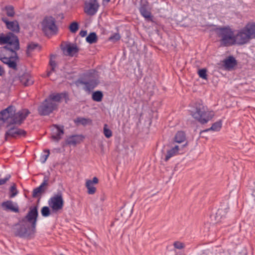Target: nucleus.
Returning a JSON list of instances; mask_svg holds the SVG:
<instances>
[{"label":"nucleus","mask_w":255,"mask_h":255,"mask_svg":"<svg viewBox=\"0 0 255 255\" xmlns=\"http://www.w3.org/2000/svg\"><path fill=\"white\" fill-rule=\"evenodd\" d=\"M49 180V177L48 176L45 175L43 178V182L41 183V184L37 187H36L39 191H42L43 193H44L45 190H46V186L48 185V181Z\"/></svg>","instance_id":"nucleus-27"},{"label":"nucleus","mask_w":255,"mask_h":255,"mask_svg":"<svg viewBox=\"0 0 255 255\" xmlns=\"http://www.w3.org/2000/svg\"><path fill=\"white\" fill-rule=\"evenodd\" d=\"M64 134V128H51L50 138L52 141L58 142L62 139Z\"/></svg>","instance_id":"nucleus-17"},{"label":"nucleus","mask_w":255,"mask_h":255,"mask_svg":"<svg viewBox=\"0 0 255 255\" xmlns=\"http://www.w3.org/2000/svg\"><path fill=\"white\" fill-rule=\"evenodd\" d=\"M223 66L225 69L230 70L237 65V61L233 56H230L223 61Z\"/></svg>","instance_id":"nucleus-19"},{"label":"nucleus","mask_w":255,"mask_h":255,"mask_svg":"<svg viewBox=\"0 0 255 255\" xmlns=\"http://www.w3.org/2000/svg\"><path fill=\"white\" fill-rule=\"evenodd\" d=\"M27 132L22 128H8L4 135L5 141H9L13 138L26 137Z\"/></svg>","instance_id":"nucleus-9"},{"label":"nucleus","mask_w":255,"mask_h":255,"mask_svg":"<svg viewBox=\"0 0 255 255\" xmlns=\"http://www.w3.org/2000/svg\"><path fill=\"white\" fill-rule=\"evenodd\" d=\"M103 1H106L107 2H109L111 0H103Z\"/></svg>","instance_id":"nucleus-54"},{"label":"nucleus","mask_w":255,"mask_h":255,"mask_svg":"<svg viewBox=\"0 0 255 255\" xmlns=\"http://www.w3.org/2000/svg\"><path fill=\"white\" fill-rule=\"evenodd\" d=\"M20 83L24 86H28L33 84V81L31 79L30 75L28 73H24L19 77Z\"/></svg>","instance_id":"nucleus-21"},{"label":"nucleus","mask_w":255,"mask_h":255,"mask_svg":"<svg viewBox=\"0 0 255 255\" xmlns=\"http://www.w3.org/2000/svg\"><path fill=\"white\" fill-rule=\"evenodd\" d=\"M79 24L76 21L72 22L69 25V29L72 33H76L79 29Z\"/></svg>","instance_id":"nucleus-36"},{"label":"nucleus","mask_w":255,"mask_h":255,"mask_svg":"<svg viewBox=\"0 0 255 255\" xmlns=\"http://www.w3.org/2000/svg\"><path fill=\"white\" fill-rule=\"evenodd\" d=\"M1 207L5 211H10L14 213H18L19 212L18 206L17 205L14 206L12 201L11 200L3 202L1 203Z\"/></svg>","instance_id":"nucleus-20"},{"label":"nucleus","mask_w":255,"mask_h":255,"mask_svg":"<svg viewBox=\"0 0 255 255\" xmlns=\"http://www.w3.org/2000/svg\"><path fill=\"white\" fill-rule=\"evenodd\" d=\"M99 6L97 0H87L85 2L84 12L88 15L93 16L96 13Z\"/></svg>","instance_id":"nucleus-12"},{"label":"nucleus","mask_w":255,"mask_h":255,"mask_svg":"<svg viewBox=\"0 0 255 255\" xmlns=\"http://www.w3.org/2000/svg\"><path fill=\"white\" fill-rule=\"evenodd\" d=\"M103 132L107 138H110L113 134V132L110 128H103Z\"/></svg>","instance_id":"nucleus-45"},{"label":"nucleus","mask_w":255,"mask_h":255,"mask_svg":"<svg viewBox=\"0 0 255 255\" xmlns=\"http://www.w3.org/2000/svg\"><path fill=\"white\" fill-rule=\"evenodd\" d=\"M85 138L83 134H72L66 136L64 141L62 143V146L68 145L76 147L78 144L82 143Z\"/></svg>","instance_id":"nucleus-11"},{"label":"nucleus","mask_w":255,"mask_h":255,"mask_svg":"<svg viewBox=\"0 0 255 255\" xmlns=\"http://www.w3.org/2000/svg\"><path fill=\"white\" fill-rule=\"evenodd\" d=\"M220 129V128H205L200 131V137L207 139L210 134L214 131H219Z\"/></svg>","instance_id":"nucleus-24"},{"label":"nucleus","mask_w":255,"mask_h":255,"mask_svg":"<svg viewBox=\"0 0 255 255\" xmlns=\"http://www.w3.org/2000/svg\"><path fill=\"white\" fill-rule=\"evenodd\" d=\"M53 126L54 127V128H63V126L59 127V126H58L57 125H53Z\"/></svg>","instance_id":"nucleus-53"},{"label":"nucleus","mask_w":255,"mask_h":255,"mask_svg":"<svg viewBox=\"0 0 255 255\" xmlns=\"http://www.w3.org/2000/svg\"><path fill=\"white\" fill-rule=\"evenodd\" d=\"M235 44L242 45L248 43L251 39L243 29L235 35Z\"/></svg>","instance_id":"nucleus-14"},{"label":"nucleus","mask_w":255,"mask_h":255,"mask_svg":"<svg viewBox=\"0 0 255 255\" xmlns=\"http://www.w3.org/2000/svg\"><path fill=\"white\" fill-rule=\"evenodd\" d=\"M98 37L95 32L90 33L86 37V41L90 44H93L97 42Z\"/></svg>","instance_id":"nucleus-31"},{"label":"nucleus","mask_w":255,"mask_h":255,"mask_svg":"<svg viewBox=\"0 0 255 255\" xmlns=\"http://www.w3.org/2000/svg\"><path fill=\"white\" fill-rule=\"evenodd\" d=\"M98 181H99V180H98V178L96 177H94L93 178V180H91V182H92V184H93V183L97 184L98 183Z\"/></svg>","instance_id":"nucleus-51"},{"label":"nucleus","mask_w":255,"mask_h":255,"mask_svg":"<svg viewBox=\"0 0 255 255\" xmlns=\"http://www.w3.org/2000/svg\"><path fill=\"white\" fill-rule=\"evenodd\" d=\"M103 98V94L101 91H97L92 94V98L93 101L100 102L102 101Z\"/></svg>","instance_id":"nucleus-29"},{"label":"nucleus","mask_w":255,"mask_h":255,"mask_svg":"<svg viewBox=\"0 0 255 255\" xmlns=\"http://www.w3.org/2000/svg\"><path fill=\"white\" fill-rule=\"evenodd\" d=\"M121 38V36L119 33H114L113 35H111L109 39L110 41H113L114 42L117 41L119 40Z\"/></svg>","instance_id":"nucleus-44"},{"label":"nucleus","mask_w":255,"mask_h":255,"mask_svg":"<svg viewBox=\"0 0 255 255\" xmlns=\"http://www.w3.org/2000/svg\"><path fill=\"white\" fill-rule=\"evenodd\" d=\"M10 194L9 195L10 198H13L15 197L18 194V191L16 189V186L15 184H13V185L10 188Z\"/></svg>","instance_id":"nucleus-40"},{"label":"nucleus","mask_w":255,"mask_h":255,"mask_svg":"<svg viewBox=\"0 0 255 255\" xmlns=\"http://www.w3.org/2000/svg\"><path fill=\"white\" fill-rule=\"evenodd\" d=\"M87 34V32L86 30H81L79 33V35L83 37L86 36Z\"/></svg>","instance_id":"nucleus-49"},{"label":"nucleus","mask_w":255,"mask_h":255,"mask_svg":"<svg viewBox=\"0 0 255 255\" xmlns=\"http://www.w3.org/2000/svg\"><path fill=\"white\" fill-rule=\"evenodd\" d=\"M92 74V73H89V75H91Z\"/></svg>","instance_id":"nucleus-56"},{"label":"nucleus","mask_w":255,"mask_h":255,"mask_svg":"<svg viewBox=\"0 0 255 255\" xmlns=\"http://www.w3.org/2000/svg\"><path fill=\"white\" fill-rule=\"evenodd\" d=\"M6 51L3 49V47L0 49V60L4 64L7 65L9 68L16 70L17 69L16 61L19 59L14 57V54L9 57H6L5 52Z\"/></svg>","instance_id":"nucleus-10"},{"label":"nucleus","mask_w":255,"mask_h":255,"mask_svg":"<svg viewBox=\"0 0 255 255\" xmlns=\"http://www.w3.org/2000/svg\"><path fill=\"white\" fill-rule=\"evenodd\" d=\"M173 246L175 249L181 250L185 248V246L183 243L179 241H175L173 243Z\"/></svg>","instance_id":"nucleus-42"},{"label":"nucleus","mask_w":255,"mask_h":255,"mask_svg":"<svg viewBox=\"0 0 255 255\" xmlns=\"http://www.w3.org/2000/svg\"><path fill=\"white\" fill-rule=\"evenodd\" d=\"M43 193L42 191H39L37 188H35L33 190L32 196L33 198H38L39 200L41 197V194Z\"/></svg>","instance_id":"nucleus-41"},{"label":"nucleus","mask_w":255,"mask_h":255,"mask_svg":"<svg viewBox=\"0 0 255 255\" xmlns=\"http://www.w3.org/2000/svg\"><path fill=\"white\" fill-rule=\"evenodd\" d=\"M194 108L195 110L191 111V115L202 125L207 123L214 116L212 112L206 111L202 101H197L194 104Z\"/></svg>","instance_id":"nucleus-4"},{"label":"nucleus","mask_w":255,"mask_h":255,"mask_svg":"<svg viewBox=\"0 0 255 255\" xmlns=\"http://www.w3.org/2000/svg\"><path fill=\"white\" fill-rule=\"evenodd\" d=\"M38 217V206H31L26 215L22 218L19 223L28 222L31 226L21 225L16 230L15 236L20 238H29L35 232L36 223Z\"/></svg>","instance_id":"nucleus-2"},{"label":"nucleus","mask_w":255,"mask_h":255,"mask_svg":"<svg viewBox=\"0 0 255 255\" xmlns=\"http://www.w3.org/2000/svg\"><path fill=\"white\" fill-rule=\"evenodd\" d=\"M215 31L223 45L229 46L235 44V35L233 31L229 26L218 27L216 29Z\"/></svg>","instance_id":"nucleus-5"},{"label":"nucleus","mask_w":255,"mask_h":255,"mask_svg":"<svg viewBox=\"0 0 255 255\" xmlns=\"http://www.w3.org/2000/svg\"><path fill=\"white\" fill-rule=\"evenodd\" d=\"M186 140V134L182 130L178 131L175 134L173 141L176 143H181Z\"/></svg>","instance_id":"nucleus-23"},{"label":"nucleus","mask_w":255,"mask_h":255,"mask_svg":"<svg viewBox=\"0 0 255 255\" xmlns=\"http://www.w3.org/2000/svg\"><path fill=\"white\" fill-rule=\"evenodd\" d=\"M87 83L88 84L84 89L86 91L90 92L98 85L99 82L97 79H92L87 81Z\"/></svg>","instance_id":"nucleus-25"},{"label":"nucleus","mask_w":255,"mask_h":255,"mask_svg":"<svg viewBox=\"0 0 255 255\" xmlns=\"http://www.w3.org/2000/svg\"><path fill=\"white\" fill-rule=\"evenodd\" d=\"M49 207L53 213H56L62 209L64 206V200L61 193H58L51 197L48 201Z\"/></svg>","instance_id":"nucleus-7"},{"label":"nucleus","mask_w":255,"mask_h":255,"mask_svg":"<svg viewBox=\"0 0 255 255\" xmlns=\"http://www.w3.org/2000/svg\"><path fill=\"white\" fill-rule=\"evenodd\" d=\"M41 213L43 217H47L50 215V210L48 206H44L41 209Z\"/></svg>","instance_id":"nucleus-38"},{"label":"nucleus","mask_w":255,"mask_h":255,"mask_svg":"<svg viewBox=\"0 0 255 255\" xmlns=\"http://www.w3.org/2000/svg\"><path fill=\"white\" fill-rule=\"evenodd\" d=\"M55 58V55H50V59L49 61V65H50L51 67V71L47 73V76H49L51 72H55V68L56 66V63L55 61L53 60V59H54Z\"/></svg>","instance_id":"nucleus-35"},{"label":"nucleus","mask_w":255,"mask_h":255,"mask_svg":"<svg viewBox=\"0 0 255 255\" xmlns=\"http://www.w3.org/2000/svg\"><path fill=\"white\" fill-rule=\"evenodd\" d=\"M229 210V207L227 206L224 209L219 208L217 213L216 216L217 217H220V219H223L226 217L227 213L228 212Z\"/></svg>","instance_id":"nucleus-32"},{"label":"nucleus","mask_w":255,"mask_h":255,"mask_svg":"<svg viewBox=\"0 0 255 255\" xmlns=\"http://www.w3.org/2000/svg\"><path fill=\"white\" fill-rule=\"evenodd\" d=\"M62 99H64L65 100V102L67 103V101L69 100L68 99V95L67 93H57V94H50L48 98L47 99L48 100H50V101H52L53 102H60Z\"/></svg>","instance_id":"nucleus-18"},{"label":"nucleus","mask_w":255,"mask_h":255,"mask_svg":"<svg viewBox=\"0 0 255 255\" xmlns=\"http://www.w3.org/2000/svg\"><path fill=\"white\" fill-rule=\"evenodd\" d=\"M207 70L205 68H203L201 69H199L198 71V74L199 77L203 79L206 80L207 79Z\"/></svg>","instance_id":"nucleus-39"},{"label":"nucleus","mask_w":255,"mask_h":255,"mask_svg":"<svg viewBox=\"0 0 255 255\" xmlns=\"http://www.w3.org/2000/svg\"><path fill=\"white\" fill-rule=\"evenodd\" d=\"M4 74H5V70L1 66H0V76H2Z\"/></svg>","instance_id":"nucleus-50"},{"label":"nucleus","mask_w":255,"mask_h":255,"mask_svg":"<svg viewBox=\"0 0 255 255\" xmlns=\"http://www.w3.org/2000/svg\"><path fill=\"white\" fill-rule=\"evenodd\" d=\"M75 122L76 123L77 126H91L92 123V120L90 119H86L83 118H78L76 120H75Z\"/></svg>","instance_id":"nucleus-26"},{"label":"nucleus","mask_w":255,"mask_h":255,"mask_svg":"<svg viewBox=\"0 0 255 255\" xmlns=\"http://www.w3.org/2000/svg\"><path fill=\"white\" fill-rule=\"evenodd\" d=\"M6 45L3 46V49L8 50L14 54V57L16 59H19L17 54L16 52L20 48L19 42L18 37L11 32L7 33L6 34L1 33L0 34V44Z\"/></svg>","instance_id":"nucleus-3"},{"label":"nucleus","mask_w":255,"mask_h":255,"mask_svg":"<svg viewBox=\"0 0 255 255\" xmlns=\"http://www.w3.org/2000/svg\"><path fill=\"white\" fill-rule=\"evenodd\" d=\"M187 145L188 141H186V142L180 147L179 146L176 145L171 149L168 150L166 155H165V158L164 159V161L167 162L170 158L178 154H183L184 152V151H183V149Z\"/></svg>","instance_id":"nucleus-13"},{"label":"nucleus","mask_w":255,"mask_h":255,"mask_svg":"<svg viewBox=\"0 0 255 255\" xmlns=\"http://www.w3.org/2000/svg\"><path fill=\"white\" fill-rule=\"evenodd\" d=\"M76 83H78V84H81V85H84L85 86V87L87 86V81H85L83 79H78L77 81H76Z\"/></svg>","instance_id":"nucleus-48"},{"label":"nucleus","mask_w":255,"mask_h":255,"mask_svg":"<svg viewBox=\"0 0 255 255\" xmlns=\"http://www.w3.org/2000/svg\"><path fill=\"white\" fill-rule=\"evenodd\" d=\"M61 49L65 55L71 57L79 51V48L76 44L71 43L67 44L65 46L61 45Z\"/></svg>","instance_id":"nucleus-15"},{"label":"nucleus","mask_w":255,"mask_h":255,"mask_svg":"<svg viewBox=\"0 0 255 255\" xmlns=\"http://www.w3.org/2000/svg\"><path fill=\"white\" fill-rule=\"evenodd\" d=\"M30 114L27 109H22L16 112L14 106H9L0 112V126H20Z\"/></svg>","instance_id":"nucleus-1"},{"label":"nucleus","mask_w":255,"mask_h":255,"mask_svg":"<svg viewBox=\"0 0 255 255\" xmlns=\"http://www.w3.org/2000/svg\"><path fill=\"white\" fill-rule=\"evenodd\" d=\"M238 255H247V253H243V252H240V253H239Z\"/></svg>","instance_id":"nucleus-52"},{"label":"nucleus","mask_w":255,"mask_h":255,"mask_svg":"<svg viewBox=\"0 0 255 255\" xmlns=\"http://www.w3.org/2000/svg\"><path fill=\"white\" fill-rule=\"evenodd\" d=\"M42 30L46 35H54L57 33L58 27L56 25L55 19L51 16H45L42 23Z\"/></svg>","instance_id":"nucleus-6"},{"label":"nucleus","mask_w":255,"mask_h":255,"mask_svg":"<svg viewBox=\"0 0 255 255\" xmlns=\"http://www.w3.org/2000/svg\"><path fill=\"white\" fill-rule=\"evenodd\" d=\"M104 128H107V124H105Z\"/></svg>","instance_id":"nucleus-55"},{"label":"nucleus","mask_w":255,"mask_h":255,"mask_svg":"<svg viewBox=\"0 0 255 255\" xmlns=\"http://www.w3.org/2000/svg\"><path fill=\"white\" fill-rule=\"evenodd\" d=\"M6 11V14L7 16L13 17L15 15L14 7L11 5H6L4 9Z\"/></svg>","instance_id":"nucleus-33"},{"label":"nucleus","mask_w":255,"mask_h":255,"mask_svg":"<svg viewBox=\"0 0 255 255\" xmlns=\"http://www.w3.org/2000/svg\"><path fill=\"white\" fill-rule=\"evenodd\" d=\"M149 3L146 0H142L140 4V6L139 8V11H141L142 10H146L148 9Z\"/></svg>","instance_id":"nucleus-43"},{"label":"nucleus","mask_w":255,"mask_h":255,"mask_svg":"<svg viewBox=\"0 0 255 255\" xmlns=\"http://www.w3.org/2000/svg\"><path fill=\"white\" fill-rule=\"evenodd\" d=\"M243 29L251 39L255 37V23H249Z\"/></svg>","instance_id":"nucleus-22"},{"label":"nucleus","mask_w":255,"mask_h":255,"mask_svg":"<svg viewBox=\"0 0 255 255\" xmlns=\"http://www.w3.org/2000/svg\"><path fill=\"white\" fill-rule=\"evenodd\" d=\"M222 125V120H220L214 123L211 128H221Z\"/></svg>","instance_id":"nucleus-47"},{"label":"nucleus","mask_w":255,"mask_h":255,"mask_svg":"<svg viewBox=\"0 0 255 255\" xmlns=\"http://www.w3.org/2000/svg\"><path fill=\"white\" fill-rule=\"evenodd\" d=\"M44 154H42L40 156L41 162L44 163L46 161L47 158L50 154V150L49 149H45L43 150Z\"/></svg>","instance_id":"nucleus-37"},{"label":"nucleus","mask_w":255,"mask_h":255,"mask_svg":"<svg viewBox=\"0 0 255 255\" xmlns=\"http://www.w3.org/2000/svg\"><path fill=\"white\" fill-rule=\"evenodd\" d=\"M10 178V175H7L4 178L0 179V185L4 184Z\"/></svg>","instance_id":"nucleus-46"},{"label":"nucleus","mask_w":255,"mask_h":255,"mask_svg":"<svg viewBox=\"0 0 255 255\" xmlns=\"http://www.w3.org/2000/svg\"><path fill=\"white\" fill-rule=\"evenodd\" d=\"M57 106L55 103L46 99L38 107V113L42 116L48 115L57 109Z\"/></svg>","instance_id":"nucleus-8"},{"label":"nucleus","mask_w":255,"mask_h":255,"mask_svg":"<svg viewBox=\"0 0 255 255\" xmlns=\"http://www.w3.org/2000/svg\"><path fill=\"white\" fill-rule=\"evenodd\" d=\"M1 20L5 24L7 29L14 32L18 33L19 32L20 28L17 20L9 21L6 17H2Z\"/></svg>","instance_id":"nucleus-16"},{"label":"nucleus","mask_w":255,"mask_h":255,"mask_svg":"<svg viewBox=\"0 0 255 255\" xmlns=\"http://www.w3.org/2000/svg\"><path fill=\"white\" fill-rule=\"evenodd\" d=\"M140 14L143 16L146 20L153 21V16L151 15V13L148 9L142 10L140 11Z\"/></svg>","instance_id":"nucleus-34"},{"label":"nucleus","mask_w":255,"mask_h":255,"mask_svg":"<svg viewBox=\"0 0 255 255\" xmlns=\"http://www.w3.org/2000/svg\"><path fill=\"white\" fill-rule=\"evenodd\" d=\"M86 186L88 189V193L89 194H94L96 191V188L92 184L91 180H88L86 182Z\"/></svg>","instance_id":"nucleus-28"},{"label":"nucleus","mask_w":255,"mask_h":255,"mask_svg":"<svg viewBox=\"0 0 255 255\" xmlns=\"http://www.w3.org/2000/svg\"><path fill=\"white\" fill-rule=\"evenodd\" d=\"M37 47H39L40 49V46L38 43H35L33 42H30L27 46L26 50V54L28 56H29L30 53L33 51L34 49H35Z\"/></svg>","instance_id":"nucleus-30"}]
</instances>
